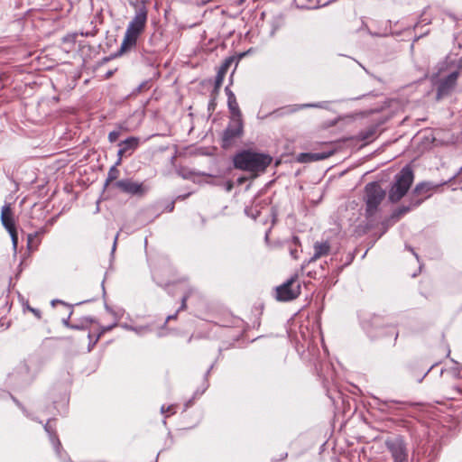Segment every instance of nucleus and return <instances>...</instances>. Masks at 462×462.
Segmentation results:
<instances>
[{"label":"nucleus","instance_id":"nucleus-1","mask_svg":"<svg viewBox=\"0 0 462 462\" xmlns=\"http://www.w3.org/2000/svg\"><path fill=\"white\" fill-rule=\"evenodd\" d=\"M147 15V8L143 4L136 7L134 16L127 25L121 46L115 55L116 57L121 56L135 47L138 38L145 30Z\"/></svg>","mask_w":462,"mask_h":462},{"label":"nucleus","instance_id":"nucleus-2","mask_svg":"<svg viewBox=\"0 0 462 462\" xmlns=\"http://www.w3.org/2000/svg\"><path fill=\"white\" fill-rule=\"evenodd\" d=\"M273 158L265 153L243 151L234 157V166L236 169L254 173L263 172L271 164Z\"/></svg>","mask_w":462,"mask_h":462},{"label":"nucleus","instance_id":"nucleus-3","mask_svg":"<svg viewBox=\"0 0 462 462\" xmlns=\"http://www.w3.org/2000/svg\"><path fill=\"white\" fill-rule=\"evenodd\" d=\"M414 175L410 166L403 167L395 176V181L389 191V199L392 202L399 201L405 196L413 182Z\"/></svg>","mask_w":462,"mask_h":462},{"label":"nucleus","instance_id":"nucleus-4","mask_svg":"<svg viewBox=\"0 0 462 462\" xmlns=\"http://www.w3.org/2000/svg\"><path fill=\"white\" fill-rule=\"evenodd\" d=\"M365 205L366 215L372 217L375 214L379 205L385 197V191L382 189L379 183L371 182L365 186Z\"/></svg>","mask_w":462,"mask_h":462},{"label":"nucleus","instance_id":"nucleus-5","mask_svg":"<svg viewBox=\"0 0 462 462\" xmlns=\"http://www.w3.org/2000/svg\"><path fill=\"white\" fill-rule=\"evenodd\" d=\"M300 294V284L297 275L291 277L283 284L276 288V299L280 301H289L298 298Z\"/></svg>","mask_w":462,"mask_h":462},{"label":"nucleus","instance_id":"nucleus-6","mask_svg":"<svg viewBox=\"0 0 462 462\" xmlns=\"http://www.w3.org/2000/svg\"><path fill=\"white\" fill-rule=\"evenodd\" d=\"M385 446L394 462H408V449L403 439L400 436L385 440Z\"/></svg>","mask_w":462,"mask_h":462},{"label":"nucleus","instance_id":"nucleus-7","mask_svg":"<svg viewBox=\"0 0 462 462\" xmlns=\"http://www.w3.org/2000/svg\"><path fill=\"white\" fill-rule=\"evenodd\" d=\"M243 134V122L242 118L233 119V123L230 124L223 133L222 136V147H229L234 140L240 137Z\"/></svg>","mask_w":462,"mask_h":462},{"label":"nucleus","instance_id":"nucleus-8","mask_svg":"<svg viewBox=\"0 0 462 462\" xmlns=\"http://www.w3.org/2000/svg\"><path fill=\"white\" fill-rule=\"evenodd\" d=\"M458 75L457 71L452 72L439 82L437 91L438 99L448 96L454 89Z\"/></svg>","mask_w":462,"mask_h":462},{"label":"nucleus","instance_id":"nucleus-9","mask_svg":"<svg viewBox=\"0 0 462 462\" xmlns=\"http://www.w3.org/2000/svg\"><path fill=\"white\" fill-rule=\"evenodd\" d=\"M115 186L120 190L132 195H143L144 193L143 184L128 179L116 181Z\"/></svg>","mask_w":462,"mask_h":462},{"label":"nucleus","instance_id":"nucleus-10","mask_svg":"<svg viewBox=\"0 0 462 462\" xmlns=\"http://www.w3.org/2000/svg\"><path fill=\"white\" fill-rule=\"evenodd\" d=\"M1 222L7 231H12L15 228V222L9 204H6L2 208Z\"/></svg>","mask_w":462,"mask_h":462},{"label":"nucleus","instance_id":"nucleus-11","mask_svg":"<svg viewBox=\"0 0 462 462\" xmlns=\"http://www.w3.org/2000/svg\"><path fill=\"white\" fill-rule=\"evenodd\" d=\"M334 154V151L322 152H305L299 155V161L301 162H310L325 160Z\"/></svg>","mask_w":462,"mask_h":462},{"label":"nucleus","instance_id":"nucleus-12","mask_svg":"<svg viewBox=\"0 0 462 462\" xmlns=\"http://www.w3.org/2000/svg\"><path fill=\"white\" fill-rule=\"evenodd\" d=\"M226 95H227L228 108H229L232 116H233V119H235V118H241L242 117V114H241V111L239 109V106H238V103L236 101V96L234 95V93L228 88H226Z\"/></svg>","mask_w":462,"mask_h":462},{"label":"nucleus","instance_id":"nucleus-13","mask_svg":"<svg viewBox=\"0 0 462 462\" xmlns=\"http://www.w3.org/2000/svg\"><path fill=\"white\" fill-rule=\"evenodd\" d=\"M314 254L310 262H315L322 256H326L330 252V245L328 242H316L314 244Z\"/></svg>","mask_w":462,"mask_h":462},{"label":"nucleus","instance_id":"nucleus-14","mask_svg":"<svg viewBox=\"0 0 462 462\" xmlns=\"http://www.w3.org/2000/svg\"><path fill=\"white\" fill-rule=\"evenodd\" d=\"M431 190V186L430 183L427 182H421L416 185L415 189H413V194L416 196H422L424 195L426 198L429 197V193Z\"/></svg>","mask_w":462,"mask_h":462},{"label":"nucleus","instance_id":"nucleus-15","mask_svg":"<svg viewBox=\"0 0 462 462\" xmlns=\"http://www.w3.org/2000/svg\"><path fill=\"white\" fill-rule=\"evenodd\" d=\"M139 144V139L136 137H129L125 139V141H122L119 143V147L126 148L127 151H134L137 148Z\"/></svg>","mask_w":462,"mask_h":462},{"label":"nucleus","instance_id":"nucleus-16","mask_svg":"<svg viewBox=\"0 0 462 462\" xmlns=\"http://www.w3.org/2000/svg\"><path fill=\"white\" fill-rule=\"evenodd\" d=\"M236 59L235 57H228L226 58L223 63L221 64V66L219 67L217 72L226 76L228 69L230 68V66L235 62Z\"/></svg>","mask_w":462,"mask_h":462},{"label":"nucleus","instance_id":"nucleus-17","mask_svg":"<svg viewBox=\"0 0 462 462\" xmlns=\"http://www.w3.org/2000/svg\"><path fill=\"white\" fill-rule=\"evenodd\" d=\"M116 166L117 165L116 164L115 166L111 167L110 170L108 171L106 184H108L109 182H111L118 178L119 171L116 168Z\"/></svg>","mask_w":462,"mask_h":462},{"label":"nucleus","instance_id":"nucleus-18","mask_svg":"<svg viewBox=\"0 0 462 462\" xmlns=\"http://www.w3.org/2000/svg\"><path fill=\"white\" fill-rule=\"evenodd\" d=\"M224 78H225L224 75L217 72V74L216 76V79H215V90L216 91H217L219 89V88L221 87Z\"/></svg>","mask_w":462,"mask_h":462},{"label":"nucleus","instance_id":"nucleus-19","mask_svg":"<svg viewBox=\"0 0 462 462\" xmlns=\"http://www.w3.org/2000/svg\"><path fill=\"white\" fill-rule=\"evenodd\" d=\"M8 233L10 234V236L12 238V243H13L14 247L16 248V246L18 245V235H17L16 228L13 229L12 231H8Z\"/></svg>","mask_w":462,"mask_h":462},{"label":"nucleus","instance_id":"nucleus-20","mask_svg":"<svg viewBox=\"0 0 462 462\" xmlns=\"http://www.w3.org/2000/svg\"><path fill=\"white\" fill-rule=\"evenodd\" d=\"M119 135H120V133L118 131H112L108 134V140L111 143H114V142L117 141V139L119 138Z\"/></svg>","mask_w":462,"mask_h":462},{"label":"nucleus","instance_id":"nucleus-21","mask_svg":"<svg viewBox=\"0 0 462 462\" xmlns=\"http://www.w3.org/2000/svg\"><path fill=\"white\" fill-rule=\"evenodd\" d=\"M125 152H126V148L120 147V149L117 152L118 159H117V162L116 163V165H119L121 163L122 158L125 154Z\"/></svg>","mask_w":462,"mask_h":462},{"label":"nucleus","instance_id":"nucleus-22","mask_svg":"<svg viewBox=\"0 0 462 462\" xmlns=\"http://www.w3.org/2000/svg\"><path fill=\"white\" fill-rule=\"evenodd\" d=\"M189 297V293L185 294L182 297V299H181V305H180V309L178 310V311L186 310V308H187V300H188Z\"/></svg>","mask_w":462,"mask_h":462},{"label":"nucleus","instance_id":"nucleus-23","mask_svg":"<svg viewBox=\"0 0 462 462\" xmlns=\"http://www.w3.org/2000/svg\"><path fill=\"white\" fill-rule=\"evenodd\" d=\"M30 311H32L37 318H41V311L39 310L29 308Z\"/></svg>","mask_w":462,"mask_h":462},{"label":"nucleus","instance_id":"nucleus-24","mask_svg":"<svg viewBox=\"0 0 462 462\" xmlns=\"http://www.w3.org/2000/svg\"><path fill=\"white\" fill-rule=\"evenodd\" d=\"M77 35L76 34H73V35H68L66 37H64L63 41L64 42H67V41H75Z\"/></svg>","mask_w":462,"mask_h":462},{"label":"nucleus","instance_id":"nucleus-25","mask_svg":"<svg viewBox=\"0 0 462 462\" xmlns=\"http://www.w3.org/2000/svg\"><path fill=\"white\" fill-rule=\"evenodd\" d=\"M291 255L294 258V259H298V252L296 249H291Z\"/></svg>","mask_w":462,"mask_h":462},{"label":"nucleus","instance_id":"nucleus-26","mask_svg":"<svg viewBox=\"0 0 462 462\" xmlns=\"http://www.w3.org/2000/svg\"><path fill=\"white\" fill-rule=\"evenodd\" d=\"M457 69H462V57L457 61Z\"/></svg>","mask_w":462,"mask_h":462},{"label":"nucleus","instance_id":"nucleus-27","mask_svg":"<svg viewBox=\"0 0 462 462\" xmlns=\"http://www.w3.org/2000/svg\"><path fill=\"white\" fill-rule=\"evenodd\" d=\"M422 200H423V199H419L415 202L414 206H418V205H420V204L421 203V201H422Z\"/></svg>","mask_w":462,"mask_h":462},{"label":"nucleus","instance_id":"nucleus-28","mask_svg":"<svg viewBox=\"0 0 462 462\" xmlns=\"http://www.w3.org/2000/svg\"><path fill=\"white\" fill-rule=\"evenodd\" d=\"M200 1H201L202 5H206V4L209 3V2H211L212 0H200Z\"/></svg>","mask_w":462,"mask_h":462},{"label":"nucleus","instance_id":"nucleus-29","mask_svg":"<svg viewBox=\"0 0 462 462\" xmlns=\"http://www.w3.org/2000/svg\"><path fill=\"white\" fill-rule=\"evenodd\" d=\"M232 187H233L232 183H230V182H229V183H228V185H227L226 189H227L228 191H230V190L232 189Z\"/></svg>","mask_w":462,"mask_h":462},{"label":"nucleus","instance_id":"nucleus-30","mask_svg":"<svg viewBox=\"0 0 462 462\" xmlns=\"http://www.w3.org/2000/svg\"><path fill=\"white\" fill-rule=\"evenodd\" d=\"M117 236H118V234L116 235V236L115 238L113 249L116 248V241H117Z\"/></svg>","mask_w":462,"mask_h":462},{"label":"nucleus","instance_id":"nucleus-31","mask_svg":"<svg viewBox=\"0 0 462 462\" xmlns=\"http://www.w3.org/2000/svg\"><path fill=\"white\" fill-rule=\"evenodd\" d=\"M53 441L56 442L57 448H59L60 446V442L59 441V439H53Z\"/></svg>","mask_w":462,"mask_h":462},{"label":"nucleus","instance_id":"nucleus-32","mask_svg":"<svg viewBox=\"0 0 462 462\" xmlns=\"http://www.w3.org/2000/svg\"><path fill=\"white\" fill-rule=\"evenodd\" d=\"M387 403H400V402H396V401H390V402H388Z\"/></svg>","mask_w":462,"mask_h":462},{"label":"nucleus","instance_id":"nucleus-33","mask_svg":"<svg viewBox=\"0 0 462 462\" xmlns=\"http://www.w3.org/2000/svg\"><path fill=\"white\" fill-rule=\"evenodd\" d=\"M277 30V27L273 28V31H272V35H273L275 33V31Z\"/></svg>","mask_w":462,"mask_h":462},{"label":"nucleus","instance_id":"nucleus-34","mask_svg":"<svg viewBox=\"0 0 462 462\" xmlns=\"http://www.w3.org/2000/svg\"><path fill=\"white\" fill-rule=\"evenodd\" d=\"M165 411H166V409H164V407L162 406V412L163 413V412H165Z\"/></svg>","mask_w":462,"mask_h":462},{"label":"nucleus","instance_id":"nucleus-35","mask_svg":"<svg viewBox=\"0 0 462 462\" xmlns=\"http://www.w3.org/2000/svg\"><path fill=\"white\" fill-rule=\"evenodd\" d=\"M165 411H166V409H164V407L162 406V412L163 413V412H165Z\"/></svg>","mask_w":462,"mask_h":462}]
</instances>
